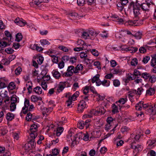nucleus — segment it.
I'll list each match as a JSON object with an SVG mask.
<instances>
[{
    "instance_id": "obj_1",
    "label": "nucleus",
    "mask_w": 156,
    "mask_h": 156,
    "mask_svg": "<svg viewBox=\"0 0 156 156\" xmlns=\"http://www.w3.org/2000/svg\"><path fill=\"white\" fill-rule=\"evenodd\" d=\"M156 114V105L147 104V114L151 116L150 119Z\"/></svg>"
},
{
    "instance_id": "obj_2",
    "label": "nucleus",
    "mask_w": 156,
    "mask_h": 156,
    "mask_svg": "<svg viewBox=\"0 0 156 156\" xmlns=\"http://www.w3.org/2000/svg\"><path fill=\"white\" fill-rule=\"evenodd\" d=\"M133 8L134 14L135 17L137 16L140 14V9L138 6L137 3H135L133 2H132L129 4L128 8L131 9Z\"/></svg>"
},
{
    "instance_id": "obj_3",
    "label": "nucleus",
    "mask_w": 156,
    "mask_h": 156,
    "mask_svg": "<svg viewBox=\"0 0 156 156\" xmlns=\"http://www.w3.org/2000/svg\"><path fill=\"white\" fill-rule=\"evenodd\" d=\"M91 121V120L90 119H87L85 122L81 120L78 122L77 124V127L78 128L80 129H82L85 126L86 129L88 128L90 125V122Z\"/></svg>"
},
{
    "instance_id": "obj_4",
    "label": "nucleus",
    "mask_w": 156,
    "mask_h": 156,
    "mask_svg": "<svg viewBox=\"0 0 156 156\" xmlns=\"http://www.w3.org/2000/svg\"><path fill=\"white\" fill-rule=\"evenodd\" d=\"M143 23V21L141 20H136L133 21L131 20L126 21L125 25H128L133 26H139Z\"/></svg>"
},
{
    "instance_id": "obj_5",
    "label": "nucleus",
    "mask_w": 156,
    "mask_h": 156,
    "mask_svg": "<svg viewBox=\"0 0 156 156\" xmlns=\"http://www.w3.org/2000/svg\"><path fill=\"white\" fill-rule=\"evenodd\" d=\"M128 2V0H120L117 4L118 9L120 11H122L124 6Z\"/></svg>"
},
{
    "instance_id": "obj_6",
    "label": "nucleus",
    "mask_w": 156,
    "mask_h": 156,
    "mask_svg": "<svg viewBox=\"0 0 156 156\" xmlns=\"http://www.w3.org/2000/svg\"><path fill=\"white\" fill-rule=\"evenodd\" d=\"M38 118V116L36 115L35 114H32L30 112L28 113L26 117V119L28 121H35Z\"/></svg>"
},
{
    "instance_id": "obj_7",
    "label": "nucleus",
    "mask_w": 156,
    "mask_h": 156,
    "mask_svg": "<svg viewBox=\"0 0 156 156\" xmlns=\"http://www.w3.org/2000/svg\"><path fill=\"white\" fill-rule=\"evenodd\" d=\"M67 82H61L58 84L56 88V90L58 92L60 93L66 87V85L67 84Z\"/></svg>"
},
{
    "instance_id": "obj_8",
    "label": "nucleus",
    "mask_w": 156,
    "mask_h": 156,
    "mask_svg": "<svg viewBox=\"0 0 156 156\" xmlns=\"http://www.w3.org/2000/svg\"><path fill=\"white\" fill-rule=\"evenodd\" d=\"M79 92L78 91H76L71 97V94L70 93H68L66 94L65 97L70 99L72 101H74L79 96Z\"/></svg>"
},
{
    "instance_id": "obj_9",
    "label": "nucleus",
    "mask_w": 156,
    "mask_h": 156,
    "mask_svg": "<svg viewBox=\"0 0 156 156\" xmlns=\"http://www.w3.org/2000/svg\"><path fill=\"white\" fill-rule=\"evenodd\" d=\"M147 137L149 138L147 144H148V146L147 147V149H151L153 148L156 145V139L155 140L150 139V137L147 136Z\"/></svg>"
},
{
    "instance_id": "obj_10",
    "label": "nucleus",
    "mask_w": 156,
    "mask_h": 156,
    "mask_svg": "<svg viewBox=\"0 0 156 156\" xmlns=\"http://www.w3.org/2000/svg\"><path fill=\"white\" fill-rule=\"evenodd\" d=\"M86 106V103L85 101L83 100L81 101L78 105V111L80 112H82Z\"/></svg>"
},
{
    "instance_id": "obj_11",
    "label": "nucleus",
    "mask_w": 156,
    "mask_h": 156,
    "mask_svg": "<svg viewBox=\"0 0 156 156\" xmlns=\"http://www.w3.org/2000/svg\"><path fill=\"white\" fill-rule=\"evenodd\" d=\"M143 104V101H142L137 103L135 106L136 109L139 111H141L143 109L145 110L146 108V104L144 105Z\"/></svg>"
},
{
    "instance_id": "obj_12",
    "label": "nucleus",
    "mask_w": 156,
    "mask_h": 156,
    "mask_svg": "<svg viewBox=\"0 0 156 156\" xmlns=\"http://www.w3.org/2000/svg\"><path fill=\"white\" fill-rule=\"evenodd\" d=\"M74 67L73 66H70L68 67L67 72L65 74V76H70L74 73Z\"/></svg>"
},
{
    "instance_id": "obj_13",
    "label": "nucleus",
    "mask_w": 156,
    "mask_h": 156,
    "mask_svg": "<svg viewBox=\"0 0 156 156\" xmlns=\"http://www.w3.org/2000/svg\"><path fill=\"white\" fill-rule=\"evenodd\" d=\"M14 22L20 27H23L27 24V23L23 19H20L19 18H16L14 20Z\"/></svg>"
},
{
    "instance_id": "obj_14",
    "label": "nucleus",
    "mask_w": 156,
    "mask_h": 156,
    "mask_svg": "<svg viewBox=\"0 0 156 156\" xmlns=\"http://www.w3.org/2000/svg\"><path fill=\"white\" fill-rule=\"evenodd\" d=\"M42 72L41 73V74L40 75L41 76H37V81L39 82L41 79H43L44 81H48L50 79V77L49 75H46V74L44 75L43 74Z\"/></svg>"
},
{
    "instance_id": "obj_15",
    "label": "nucleus",
    "mask_w": 156,
    "mask_h": 156,
    "mask_svg": "<svg viewBox=\"0 0 156 156\" xmlns=\"http://www.w3.org/2000/svg\"><path fill=\"white\" fill-rule=\"evenodd\" d=\"M83 69V66L82 64H79L74 67V73L75 74L78 73H79V71L82 70Z\"/></svg>"
},
{
    "instance_id": "obj_16",
    "label": "nucleus",
    "mask_w": 156,
    "mask_h": 156,
    "mask_svg": "<svg viewBox=\"0 0 156 156\" xmlns=\"http://www.w3.org/2000/svg\"><path fill=\"white\" fill-rule=\"evenodd\" d=\"M33 91L38 94L43 95L44 94L42 89L40 86H37L34 88Z\"/></svg>"
},
{
    "instance_id": "obj_17",
    "label": "nucleus",
    "mask_w": 156,
    "mask_h": 156,
    "mask_svg": "<svg viewBox=\"0 0 156 156\" xmlns=\"http://www.w3.org/2000/svg\"><path fill=\"white\" fill-rule=\"evenodd\" d=\"M24 106L22 108V112L24 114H26V111H25V109L29 107L30 105V101L29 100L26 98L25 99V101L24 103Z\"/></svg>"
},
{
    "instance_id": "obj_18",
    "label": "nucleus",
    "mask_w": 156,
    "mask_h": 156,
    "mask_svg": "<svg viewBox=\"0 0 156 156\" xmlns=\"http://www.w3.org/2000/svg\"><path fill=\"white\" fill-rule=\"evenodd\" d=\"M52 74L54 77L56 79H58L61 77V74L57 70H54L52 72Z\"/></svg>"
},
{
    "instance_id": "obj_19",
    "label": "nucleus",
    "mask_w": 156,
    "mask_h": 156,
    "mask_svg": "<svg viewBox=\"0 0 156 156\" xmlns=\"http://www.w3.org/2000/svg\"><path fill=\"white\" fill-rule=\"evenodd\" d=\"M141 146L137 145L136 146H135L134 148L133 146L132 145L131 146V148H134V150L133 151L134 154L135 153L137 154L140 151H141Z\"/></svg>"
},
{
    "instance_id": "obj_20",
    "label": "nucleus",
    "mask_w": 156,
    "mask_h": 156,
    "mask_svg": "<svg viewBox=\"0 0 156 156\" xmlns=\"http://www.w3.org/2000/svg\"><path fill=\"white\" fill-rule=\"evenodd\" d=\"M147 79L151 82H154L156 80V77L154 75H151L147 73Z\"/></svg>"
},
{
    "instance_id": "obj_21",
    "label": "nucleus",
    "mask_w": 156,
    "mask_h": 156,
    "mask_svg": "<svg viewBox=\"0 0 156 156\" xmlns=\"http://www.w3.org/2000/svg\"><path fill=\"white\" fill-rule=\"evenodd\" d=\"M97 110L100 115L104 114L106 112V110L103 106L97 107Z\"/></svg>"
},
{
    "instance_id": "obj_22",
    "label": "nucleus",
    "mask_w": 156,
    "mask_h": 156,
    "mask_svg": "<svg viewBox=\"0 0 156 156\" xmlns=\"http://www.w3.org/2000/svg\"><path fill=\"white\" fill-rule=\"evenodd\" d=\"M125 50L126 51H129L131 53H135L137 51L138 48L136 47H131L126 48Z\"/></svg>"
},
{
    "instance_id": "obj_23",
    "label": "nucleus",
    "mask_w": 156,
    "mask_h": 156,
    "mask_svg": "<svg viewBox=\"0 0 156 156\" xmlns=\"http://www.w3.org/2000/svg\"><path fill=\"white\" fill-rule=\"evenodd\" d=\"M112 112L114 114L117 113L119 112L118 110V107L115 104H113L111 106Z\"/></svg>"
},
{
    "instance_id": "obj_24",
    "label": "nucleus",
    "mask_w": 156,
    "mask_h": 156,
    "mask_svg": "<svg viewBox=\"0 0 156 156\" xmlns=\"http://www.w3.org/2000/svg\"><path fill=\"white\" fill-rule=\"evenodd\" d=\"M89 39L93 40L96 36L97 34L96 32L93 31H90L89 32Z\"/></svg>"
},
{
    "instance_id": "obj_25",
    "label": "nucleus",
    "mask_w": 156,
    "mask_h": 156,
    "mask_svg": "<svg viewBox=\"0 0 156 156\" xmlns=\"http://www.w3.org/2000/svg\"><path fill=\"white\" fill-rule=\"evenodd\" d=\"M22 147L25 152H28L31 148V145L30 143L26 144L24 146L23 145Z\"/></svg>"
},
{
    "instance_id": "obj_26",
    "label": "nucleus",
    "mask_w": 156,
    "mask_h": 156,
    "mask_svg": "<svg viewBox=\"0 0 156 156\" xmlns=\"http://www.w3.org/2000/svg\"><path fill=\"white\" fill-rule=\"evenodd\" d=\"M42 98L40 97H37L35 95H32L31 97V101L33 102H37L38 101H41Z\"/></svg>"
},
{
    "instance_id": "obj_27",
    "label": "nucleus",
    "mask_w": 156,
    "mask_h": 156,
    "mask_svg": "<svg viewBox=\"0 0 156 156\" xmlns=\"http://www.w3.org/2000/svg\"><path fill=\"white\" fill-rule=\"evenodd\" d=\"M112 70H113L112 73L113 74H120L123 72L122 69H119L117 67L116 68L112 69Z\"/></svg>"
},
{
    "instance_id": "obj_28",
    "label": "nucleus",
    "mask_w": 156,
    "mask_h": 156,
    "mask_svg": "<svg viewBox=\"0 0 156 156\" xmlns=\"http://www.w3.org/2000/svg\"><path fill=\"white\" fill-rule=\"evenodd\" d=\"M142 35V33L140 32H134L133 36L135 37L137 39H140L141 38Z\"/></svg>"
},
{
    "instance_id": "obj_29",
    "label": "nucleus",
    "mask_w": 156,
    "mask_h": 156,
    "mask_svg": "<svg viewBox=\"0 0 156 156\" xmlns=\"http://www.w3.org/2000/svg\"><path fill=\"white\" fill-rule=\"evenodd\" d=\"M152 58L151 62V66L154 67L156 65V54L151 56Z\"/></svg>"
},
{
    "instance_id": "obj_30",
    "label": "nucleus",
    "mask_w": 156,
    "mask_h": 156,
    "mask_svg": "<svg viewBox=\"0 0 156 156\" xmlns=\"http://www.w3.org/2000/svg\"><path fill=\"white\" fill-rule=\"evenodd\" d=\"M112 124L107 123L105 126V130H107V131H108L109 129L112 128V129L111 130V132L112 131L113 132V133H112L114 132V128L116 127V126L115 127H112Z\"/></svg>"
},
{
    "instance_id": "obj_31",
    "label": "nucleus",
    "mask_w": 156,
    "mask_h": 156,
    "mask_svg": "<svg viewBox=\"0 0 156 156\" xmlns=\"http://www.w3.org/2000/svg\"><path fill=\"white\" fill-rule=\"evenodd\" d=\"M130 92L133 94H134V95L135 94L140 95L141 93L142 89L141 88H138L137 90H131Z\"/></svg>"
},
{
    "instance_id": "obj_32",
    "label": "nucleus",
    "mask_w": 156,
    "mask_h": 156,
    "mask_svg": "<svg viewBox=\"0 0 156 156\" xmlns=\"http://www.w3.org/2000/svg\"><path fill=\"white\" fill-rule=\"evenodd\" d=\"M14 117V115L11 113L8 112L6 115V119L8 120H12Z\"/></svg>"
},
{
    "instance_id": "obj_33",
    "label": "nucleus",
    "mask_w": 156,
    "mask_h": 156,
    "mask_svg": "<svg viewBox=\"0 0 156 156\" xmlns=\"http://www.w3.org/2000/svg\"><path fill=\"white\" fill-rule=\"evenodd\" d=\"M155 89L153 88L150 87L147 90V95H152L154 94Z\"/></svg>"
},
{
    "instance_id": "obj_34",
    "label": "nucleus",
    "mask_w": 156,
    "mask_h": 156,
    "mask_svg": "<svg viewBox=\"0 0 156 156\" xmlns=\"http://www.w3.org/2000/svg\"><path fill=\"white\" fill-rule=\"evenodd\" d=\"M64 130V129L62 127H58L56 131V136L58 137L60 136Z\"/></svg>"
},
{
    "instance_id": "obj_35",
    "label": "nucleus",
    "mask_w": 156,
    "mask_h": 156,
    "mask_svg": "<svg viewBox=\"0 0 156 156\" xmlns=\"http://www.w3.org/2000/svg\"><path fill=\"white\" fill-rule=\"evenodd\" d=\"M0 96L2 98V99L3 100L4 98H5L8 96L7 91L6 90L1 91L0 92Z\"/></svg>"
},
{
    "instance_id": "obj_36",
    "label": "nucleus",
    "mask_w": 156,
    "mask_h": 156,
    "mask_svg": "<svg viewBox=\"0 0 156 156\" xmlns=\"http://www.w3.org/2000/svg\"><path fill=\"white\" fill-rule=\"evenodd\" d=\"M138 4V6L139 7V9L141 8V9L145 12L146 11V3H144L141 4Z\"/></svg>"
},
{
    "instance_id": "obj_37",
    "label": "nucleus",
    "mask_w": 156,
    "mask_h": 156,
    "mask_svg": "<svg viewBox=\"0 0 156 156\" xmlns=\"http://www.w3.org/2000/svg\"><path fill=\"white\" fill-rule=\"evenodd\" d=\"M68 16L71 19H75L76 18H79V16L77 13H72L68 14Z\"/></svg>"
},
{
    "instance_id": "obj_38",
    "label": "nucleus",
    "mask_w": 156,
    "mask_h": 156,
    "mask_svg": "<svg viewBox=\"0 0 156 156\" xmlns=\"http://www.w3.org/2000/svg\"><path fill=\"white\" fill-rule=\"evenodd\" d=\"M52 108H44V111L43 112V115H44V113L48 115V114L50 113L52 111Z\"/></svg>"
},
{
    "instance_id": "obj_39",
    "label": "nucleus",
    "mask_w": 156,
    "mask_h": 156,
    "mask_svg": "<svg viewBox=\"0 0 156 156\" xmlns=\"http://www.w3.org/2000/svg\"><path fill=\"white\" fill-rule=\"evenodd\" d=\"M127 101V99L126 98H120L118 101L115 102L116 104H118V103H119L121 105L124 104L125 102Z\"/></svg>"
},
{
    "instance_id": "obj_40",
    "label": "nucleus",
    "mask_w": 156,
    "mask_h": 156,
    "mask_svg": "<svg viewBox=\"0 0 156 156\" xmlns=\"http://www.w3.org/2000/svg\"><path fill=\"white\" fill-rule=\"evenodd\" d=\"M110 81L109 80H104L102 81V85L105 87H108L110 85Z\"/></svg>"
},
{
    "instance_id": "obj_41",
    "label": "nucleus",
    "mask_w": 156,
    "mask_h": 156,
    "mask_svg": "<svg viewBox=\"0 0 156 156\" xmlns=\"http://www.w3.org/2000/svg\"><path fill=\"white\" fill-rule=\"evenodd\" d=\"M37 125L33 124L30 127V131L31 132H37Z\"/></svg>"
},
{
    "instance_id": "obj_42",
    "label": "nucleus",
    "mask_w": 156,
    "mask_h": 156,
    "mask_svg": "<svg viewBox=\"0 0 156 156\" xmlns=\"http://www.w3.org/2000/svg\"><path fill=\"white\" fill-rule=\"evenodd\" d=\"M131 137L133 139H134V141L135 140L136 141H138L140 137V136L139 135H135V134H132L131 135Z\"/></svg>"
},
{
    "instance_id": "obj_43",
    "label": "nucleus",
    "mask_w": 156,
    "mask_h": 156,
    "mask_svg": "<svg viewBox=\"0 0 156 156\" xmlns=\"http://www.w3.org/2000/svg\"><path fill=\"white\" fill-rule=\"evenodd\" d=\"M89 33L87 32H83L82 33L81 37L82 38L85 39H89Z\"/></svg>"
},
{
    "instance_id": "obj_44",
    "label": "nucleus",
    "mask_w": 156,
    "mask_h": 156,
    "mask_svg": "<svg viewBox=\"0 0 156 156\" xmlns=\"http://www.w3.org/2000/svg\"><path fill=\"white\" fill-rule=\"evenodd\" d=\"M77 2L79 6H83L86 4L85 0H77Z\"/></svg>"
},
{
    "instance_id": "obj_45",
    "label": "nucleus",
    "mask_w": 156,
    "mask_h": 156,
    "mask_svg": "<svg viewBox=\"0 0 156 156\" xmlns=\"http://www.w3.org/2000/svg\"><path fill=\"white\" fill-rule=\"evenodd\" d=\"M73 133L72 131L71 130H69L68 132V134L67 135V138H69V136H70L71 137V140H74L75 139L74 136H73Z\"/></svg>"
},
{
    "instance_id": "obj_46",
    "label": "nucleus",
    "mask_w": 156,
    "mask_h": 156,
    "mask_svg": "<svg viewBox=\"0 0 156 156\" xmlns=\"http://www.w3.org/2000/svg\"><path fill=\"white\" fill-rule=\"evenodd\" d=\"M77 56L71 57L70 58L69 62L72 64L76 63L77 61Z\"/></svg>"
},
{
    "instance_id": "obj_47",
    "label": "nucleus",
    "mask_w": 156,
    "mask_h": 156,
    "mask_svg": "<svg viewBox=\"0 0 156 156\" xmlns=\"http://www.w3.org/2000/svg\"><path fill=\"white\" fill-rule=\"evenodd\" d=\"M16 40L17 42H20L22 39L23 37L21 33H18L16 35Z\"/></svg>"
},
{
    "instance_id": "obj_48",
    "label": "nucleus",
    "mask_w": 156,
    "mask_h": 156,
    "mask_svg": "<svg viewBox=\"0 0 156 156\" xmlns=\"http://www.w3.org/2000/svg\"><path fill=\"white\" fill-rule=\"evenodd\" d=\"M72 100H70V99L68 98V100L66 102V105L68 107H72Z\"/></svg>"
},
{
    "instance_id": "obj_49",
    "label": "nucleus",
    "mask_w": 156,
    "mask_h": 156,
    "mask_svg": "<svg viewBox=\"0 0 156 156\" xmlns=\"http://www.w3.org/2000/svg\"><path fill=\"white\" fill-rule=\"evenodd\" d=\"M100 77V75L98 74H97L96 75L94 76L92 79V82L93 83L94 82H96V81L99 80V78Z\"/></svg>"
},
{
    "instance_id": "obj_50",
    "label": "nucleus",
    "mask_w": 156,
    "mask_h": 156,
    "mask_svg": "<svg viewBox=\"0 0 156 156\" xmlns=\"http://www.w3.org/2000/svg\"><path fill=\"white\" fill-rule=\"evenodd\" d=\"M10 111L12 112L14 111L16 108V103H13V102H11L10 106Z\"/></svg>"
},
{
    "instance_id": "obj_51",
    "label": "nucleus",
    "mask_w": 156,
    "mask_h": 156,
    "mask_svg": "<svg viewBox=\"0 0 156 156\" xmlns=\"http://www.w3.org/2000/svg\"><path fill=\"white\" fill-rule=\"evenodd\" d=\"M90 114L92 115V117L93 115H99V114L97 110L96 109H92L90 111Z\"/></svg>"
},
{
    "instance_id": "obj_52",
    "label": "nucleus",
    "mask_w": 156,
    "mask_h": 156,
    "mask_svg": "<svg viewBox=\"0 0 156 156\" xmlns=\"http://www.w3.org/2000/svg\"><path fill=\"white\" fill-rule=\"evenodd\" d=\"M40 42L43 46L50 44V42L46 39L41 40L40 41Z\"/></svg>"
},
{
    "instance_id": "obj_53",
    "label": "nucleus",
    "mask_w": 156,
    "mask_h": 156,
    "mask_svg": "<svg viewBox=\"0 0 156 156\" xmlns=\"http://www.w3.org/2000/svg\"><path fill=\"white\" fill-rule=\"evenodd\" d=\"M7 130L5 129V128L3 127H0V135H4L7 133Z\"/></svg>"
},
{
    "instance_id": "obj_54",
    "label": "nucleus",
    "mask_w": 156,
    "mask_h": 156,
    "mask_svg": "<svg viewBox=\"0 0 156 156\" xmlns=\"http://www.w3.org/2000/svg\"><path fill=\"white\" fill-rule=\"evenodd\" d=\"M107 123L112 124L114 123V122L115 121L113 118L111 116L108 117L107 119Z\"/></svg>"
},
{
    "instance_id": "obj_55",
    "label": "nucleus",
    "mask_w": 156,
    "mask_h": 156,
    "mask_svg": "<svg viewBox=\"0 0 156 156\" xmlns=\"http://www.w3.org/2000/svg\"><path fill=\"white\" fill-rule=\"evenodd\" d=\"M34 106L33 105H31L29 107H27L25 110L26 111V114L29 113V112L32 111L34 109Z\"/></svg>"
},
{
    "instance_id": "obj_56",
    "label": "nucleus",
    "mask_w": 156,
    "mask_h": 156,
    "mask_svg": "<svg viewBox=\"0 0 156 156\" xmlns=\"http://www.w3.org/2000/svg\"><path fill=\"white\" fill-rule=\"evenodd\" d=\"M154 5V4L152 0H147V5L148 7H153Z\"/></svg>"
},
{
    "instance_id": "obj_57",
    "label": "nucleus",
    "mask_w": 156,
    "mask_h": 156,
    "mask_svg": "<svg viewBox=\"0 0 156 156\" xmlns=\"http://www.w3.org/2000/svg\"><path fill=\"white\" fill-rule=\"evenodd\" d=\"M94 125L97 127L98 128H100L101 126V124L99 120H95L94 123Z\"/></svg>"
},
{
    "instance_id": "obj_58",
    "label": "nucleus",
    "mask_w": 156,
    "mask_h": 156,
    "mask_svg": "<svg viewBox=\"0 0 156 156\" xmlns=\"http://www.w3.org/2000/svg\"><path fill=\"white\" fill-rule=\"evenodd\" d=\"M147 155V156H155L156 153L154 151L151 150L148 152Z\"/></svg>"
},
{
    "instance_id": "obj_59",
    "label": "nucleus",
    "mask_w": 156,
    "mask_h": 156,
    "mask_svg": "<svg viewBox=\"0 0 156 156\" xmlns=\"http://www.w3.org/2000/svg\"><path fill=\"white\" fill-rule=\"evenodd\" d=\"M131 65L132 66H135L138 64V60L136 58L133 59L131 62Z\"/></svg>"
},
{
    "instance_id": "obj_60",
    "label": "nucleus",
    "mask_w": 156,
    "mask_h": 156,
    "mask_svg": "<svg viewBox=\"0 0 156 156\" xmlns=\"http://www.w3.org/2000/svg\"><path fill=\"white\" fill-rule=\"evenodd\" d=\"M52 61L54 63H57L58 61V57L55 55H51Z\"/></svg>"
},
{
    "instance_id": "obj_61",
    "label": "nucleus",
    "mask_w": 156,
    "mask_h": 156,
    "mask_svg": "<svg viewBox=\"0 0 156 156\" xmlns=\"http://www.w3.org/2000/svg\"><path fill=\"white\" fill-rule=\"evenodd\" d=\"M30 133L31 137L33 139H35L37 136V132H31V131H30Z\"/></svg>"
},
{
    "instance_id": "obj_62",
    "label": "nucleus",
    "mask_w": 156,
    "mask_h": 156,
    "mask_svg": "<svg viewBox=\"0 0 156 156\" xmlns=\"http://www.w3.org/2000/svg\"><path fill=\"white\" fill-rule=\"evenodd\" d=\"M83 139L85 141H87L89 138V135L87 133H86L83 134Z\"/></svg>"
},
{
    "instance_id": "obj_63",
    "label": "nucleus",
    "mask_w": 156,
    "mask_h": 156,
    "mask_svg": "<svg viewBox=\"0 0 156 156\" xmlns=\"http://www.w3.org/2000/svg\"><path fill=\"white\" fill-rule=\"evenodd\" d=\"M44 58L42 56L38 57L37 58V61L38 63L41 65L43 62Z\"/></svg>"
},
{
    "instance_id": "obj_64",
    "label": "nucleus",
    "mask_w": 156,
    "mask_h": 156,
    "mask_svg": "<svg viewBox=\"0 0 156 156\" xmlns=\"http://www.w3.org/2000/svg\"><path fill=\"white\" fill-rule=\"evenodd\" d=\"M117 22L119 24H124L125 25L126 20L121 18H119L117 20Z\"/></svg>"
}]
</instances>
